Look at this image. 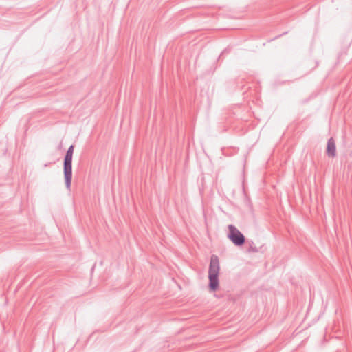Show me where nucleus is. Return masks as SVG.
Segmentation results:
<instances>
[{
  "label": "nucleus",
  "mask_w": 352,
  "mask_h": 352,
  "mask_svg": "<svg viewBox=\"0 0 352 352\" xmlns=\"http://www.w3.org/2000/svg\"><path fill=\"white\" fill-rule=\"evenodd\" d=\"M219 269L218 256L212 255L208 270L209 288L211 291H216L219 287Z\"/></svg>",
  "instance_id": "1"
},
{
  "label": "nucleus",
  "mask_w": 352,
  "mask_h": 352,
  "mask_svg": "<svg viewBox=\"0 0 352 352\" xmlns=\"http://www.w3.org/2000/svg\"><path fill=\"white\" fill-rule=\"evenodd\" d=\"M228 238L236 246H241L245 242L244 235L234 226H228Z\"/></svg>",
  "instance_id": "2"
},
{
  "label": "nucleus",
  "mask_w": 352,
  "mask_h": 352,
  "mask_svg": "<svg viewBox=\"0 0 352 352\" xmlns=\"http://www.w3.org/2000/svg\"><path fill=\"white\" fill-rule=\"evenodd\" d=\"M74 146L72 145L67 148V189L70 188L72 177V155Z\"/></svg>",
  "instance_id": "3"
},
{
  "label": "nucleus",
  "mask_w": 352,
  "mask_h": 352,
  "mask_svg": "<svg viewBox=\"0 0 352 352\" xmlns=\"http://www.w3.org/2000/svg\"><path fill=\"white\" fill-rule=\"evenodd\" d=\"M336 151V143L333 138H330L327 142V153L329 157H335Z\"/></svg>",
  "instance_id": "4"
},
{
  "label": "nucleus",
  "mask_w": 352,
  "mask_h": 352,
  "mask_svg": "<svg viewBox=\"0 0 352 352\" xmlns=\"http://www.w3.org/2000/svg\"><path fill=\"white\" fill-rule=\"evenodd\" d=\"M248 252H258V248H256V246L255 245V244L253 241H251L250 243H249V247L248 248Z\"/></svg>",
  "instance_id": "5"
},
{
  "label": "nucleus",
  "mask_w": 352,
  "mask_h": 352,
  "mask_svg": "<svg viewBox=\"0 0 352 352\" xmlns=\"http://www.w3.org/2000/svg\"><path fill=\"white\" fill-rule=\"evenodd\" d=\"M63 164H64V170H65V173H66V157L64 159Z\"/></svg>",
  "instance_id": "6"
}]
</instances>
